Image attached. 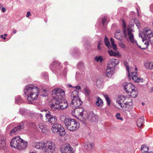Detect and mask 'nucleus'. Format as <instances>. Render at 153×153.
Returning <instances> with one entry per match:
<instances>
[{"instance_id": "nucleus-58", "label": "nucleus", "mask_w": 153, "mask_h": 153, "mask_svg": "<svg viewBox=\"0 0 153 153\" xmlns=\"http://www.w3.org/2000/svg\"><path fill=\"white\" fill-rule=\"evenodd\" d=\"M67 86L69 87H74L70 84H68Z\"/></svg>"}, {"instance_id": "nucleus-2", "label": "nucleus", "mask_w": 153, "mask_h": 153, "mask_svg": "<svg viewBox=\"0 0 153 153\" xmlns=\"http://www.w3.org/2000/svg\"><path fill=\"white\" fill-rule=\"evenodd\" d=\"M39 89L36 86L32 84L27 85L24 90V94L27 97L28 101H31L36 99L39 95Z\"/></svg>"}, {"instance_id": "nucleus-13", "label": "nucleus", "mask_w": 153, "mask_h": 153, "mask_svg": "<svg viewBox=\"0 0 153 153\" xmlns=\"http://www.w3.org/2000/svg\"><path fill=\"white\" fill-rule=\"evenodd\" d=\"M124 90L128 93L135 88V86L131 83L126 82L123 85Z\"/></svg>"}, {"instance_id": "nucleus-17", "label": "nucleus", "mask_w": 153, "mask_h": 153, "mask_svg": "<svg viewBox=\"0 0 153 153\" xmlns=\"http://www.w3.org/2000/svg\"><path fill=\"white\" fill-rule=\"evenodd\" d=\"M131 76L132 79L136 82L138 83L140 82H143V78L138 77L137 76V72H132Z\"/></svg>"}, {"instance_id": "nucleus-42", "label": "nucleus", "mask_w": 153, "mask_h": 153, "mask_svg": "<svg viewBox=\"0 0 153 153\" xmlns=\"http://www.w3.org/2000/svg\"><path fill=\"white\" fill-rule=\"evenodd\" d=\"M115 117L118 120H123V118L120 117V113H117L115 115Z\"/></svg>"}, {"instance_id": "nucleus-1", "label": "nucleus", "mask_w": 153, "mask_h": 153, "mask_svg": "<svg viewBox=\"0 0 153 153\" xmlns=\"http://www.w3.org/2000/svg\"><path fill=\"white\" fill-rule=\"evenodd\" d=\"M52 96L53 102L51 108L52 110L64 109L67 107V102L63 100L65 96L64 90L59 88H55L52 91Z\"/></svg>"}, {"instance_id": "nucleus-16", "label": "nucleus", "mask_w": 153, "mask_h": 153, "mask_svg": "<svg viewBox=\"0 0 153 153\" xmlns=\"http://www.w3.org/2000/svg\"><path fill=\"white\" fill-rule=\"evenodd\" d=\"M143 36V37H145V38H148L150 36H152L153 34L152 31L149 28H144L143 29V33H140Z\"/></svg>"}, {"instance_id": "nucleus-52", "label": "nucleus", "mask_w": 153, "mask_h": 153, "mask_svg": "<svg viewBox=\"0 0 153 153\" xmlns=\"http://www.w3.org/2000/svg\"><path fill=\"white\" fill-rule=\"evenodd\" d=\"M101 46H100V45H98L97 46V50L98 51H101Z\"/></svg>"}, {"instance_id": "nucleus-45", "label": "nucleus", "mask_w": 153, "mask_h": 153, "mask_svg": "<svg viewBox=\"0 0 153 153\" xmlns=\"http://www.w3.org/2000/svg\"><path fill=\"white\" fill-rule=\"evenodd\" d=\"M119 46L122 48L124 49L126 48L125 45L122 42L119 43Z\"/></svg>"}, {"instance_id": "nucleus-22", "label": "nucleus", "mask_w": 153, "mask_h": 153, "mask_svg": "<svg viewBox=\"0 0 153 153\" xmlns=\"http://www.w3.org/2000/svg\"><path fill=\"white\" fill-rule=\"evenodd\" d=\"M114 69L108 68V67H107L105 73L106 76L108 77H111L114 73Z\"/></svg>"}, {"instance_id": "nucleus-10", "label": "nucleus", "mask_w": 153, "mask_h": 153, "mask_svg": "<svg viewBox=\"0 0 153 153\" xmlns=\"http://www.w3.org/2000/svg\"><path fill=\"white\" fill-rule=\"evenodd\" d=\"M45 111L46 113L45 114V117L47 121L52 124L55 123L57 120L56 117L55 116L53 117L48 110H45Z\"/></svg>"}, {"instance_id": "nucleus-23", "label": "nucleus", "mask_w": 153, "mask_h": 153, "mask_svg": "<svg viewBox=\"0 0 153 153\" xmlns=\"http://www.w3.org/2000/svg\"><path fill=\"white\" fill-rule=\"evenodd\" d=\"M144 66L146 68L152 70L153 69V62L146 61L144 63Z\"/></svg>"}, {"instance_id": "nucleus-57", "label": "nucleus", "mask_w": 153, "mask_h": 153, "mask_svg": "<svg viewBox=\"0 0 153 153\" xmlns=\"http://www.w3.org/2000/svg\"><path fill=\"white\" fill-rule=\"evenodd\" d=\"M13 32L15 34L16 33V31L15 29H13Z\"/></svg>"}, {"instance_id": "nucleus-5", "label": "nucleus", "mask_w": 153, "mask_h": 153, "mask_svg": "<svg viewBox=\"0 0 153 153\" xmlns=\"http://www.w3.org/2000/svg\"><path fill=\"white\" fill-rule=\"evenodd\" d=\"M64 121L66 127L69 131H74L79 128V123L74 119L69 118H65Z\"/></svg>"}, {"instance_id": "nucleus-49", "label": "nucleus", "mask_w": 153, "mask_h": 153, "mask_svg": "<svg viewBox=\"0 0 153 153\" xmlns=\"http://www.w3.org/2000/svg\"><path fill=\"white\" fill-rule=\"evenodd\" d=\"M73 88H75L76 89H78L79 90H81V87L79 85H77V86H76L75 87H74Z\"/></svg>"}, {"instance_id": "nucleus-7", "label": "nucleus", "mask_w": 153, "mask_h": 153, "mask_svg": "<svg viewBox=\"0 0 153 153\" xmlns=\"http://www.w3.org/2000/svg\"><path fill=\"white\" fill-rule=\"evenodd\" d=\"M54 123L51 128L52 132L54 134L57 133L61 136L65 135L66 132L64 128L58 123Z\"/></svg>"}, {"instance_id": "nucleus-63", "label": "nucleus", "mask_w": 153, "mask_h": 153, "mask_svg": "<svg viewBox=\"0 0 153 153\" xmlns=\"http://www.w3.org/2000/svg\"><path fill=\"white\" fill-rule=\"evenodd\" d=\"M137 45H138V46L139 48H141L140 47V46H139V45H138V44H137Z\"/></svg>"}, {"instance_id": "nucleus-19", "label": "nucleus", "mask_w": 153, "mask_h": 153, "mask_svg": "<svg viewBox=\"0 0 153 153\" xmlns=\"http://www.w3.org/2000/svg\"><path fill=\"white\" fill-rule=\"evenodd\" d=\"M74 113L76 115L79 117H82L83 115V112L84 111V108L82 107L79 108H74Z\"/></svg>"}, {"instance_id": "nucleus-60", "label": "nucleus", "mask_w": 153, "mask_h": 153, "mask_svg": "<svg viewBox=\"0 0 153 153\" xmlns=\"http://www.w3.org/2000/svg\"><path fill=\"white\" fill-rule=\"evenodd\" d=\"M138 69L136 67V66H135V70L136 71H137Z\"/></svg>"}, {"instance_id": "nucleus-43", "label": "nucleus", "mask_w": 153, "mask_h": 153, "mask_svg": "<svg viewBox=\"0 0 153 153\" xmlns=\"http://www.w3.org/2000/svg\"><path fill=\"white\" fill-rule=\"evenodd\" d=\"M84 91L86 95L88 96L89 95L90 91L88 88H84Z\"/></svg>"}, {"instance_id": "nucleus-21", "label": "nucleus", "mask_w": 153, "mask_h": 153, "mask_svg": "<svg viewBox=\"0 0 153 153\" xmlns=\"http://www.w3.org/2000/svg\"><path fill=\"white\" fill-rule=\"evenodd\" d=\"M88 118L89 120L91 121H96L98 120V117L93 112H91L89 114Z\"/></svg>"}, {"instance_id": "nucleus-55", "label": "nucleus", "mask_w": 153, "mask_h": 153, "mask_svg": "<svg viewBox=\"0 0 153 153\" xmlns=\"http://www.w3.org/2000/svg\"><path fill=\"white\" fill-rule=\"evenodd\" d=\"M102 44V42L101 41H99L98 42V45L101 46V45Z\"/></svg>"}, {"instance_id": "nucleus-51", "label": "nucleus", "mask_w": 153, "mask_h": 153, "mask_svg": "<svg viewBox=\"0 0 153 153\" xmlns=\"http://www.w3.org/2000/svg\"><path fill=\"white\" fill-rule=\"evenodd\" d=\"M30 15H31V14L30 13V12L29 11H28L27 12V14L26 15V17H28Z\"/></svg>"}, {"instance_id": "nucleus-37", "label": "nucleus", "mask_w": 153, "mask_h": 153, "mask_svg": "<svg viewBox=\"0 0 153 153\" xmlns=\"http://www.w3.org/2000/svg\"><path fill=\"white\" fill-rule=\"evenodd\" d=\"M110 41L111 42V45L113 47L114 50H116L117 49V45L115 44L114 39L111 38L110 39Z\"/></svg>"}, {"instance_id": "nucleus-11", "label": "nucleus", "mask_w": 153, "mask_h": 153, "mask_svg": "<svg viewBox=\"0 0 153 153\" xmlns=\"http://www.w3.org/2000/svg\"><path fill=\"white\" fill-rule=\"evenodd\" d=\"M82 102L79 98L72 99L70 103V105L73 108H76L82 104Z\"/></svg>"}, {"instance_id": "nucleus-32", "label": "nucleus", "mask_w": 153, "mask_h": 153, "mask_svg": "<svg viewBox=\"0 0 153 153\" xmlns=\"http://www.w3.org/2000/svg\"><path fill=\"white\" fill-rule=\"evenodd\" d=\"M102 84V79L101 78H98L96 81V85L97 86L100 88L101 87Z\"/></svg>"}, {"instance_id": "nucleus-26", "label": "nucleus", "mask_w": 153, "mask_h": 153, "mask_svg": "<svg viewBox=\"0 0 153 153\" xmlns=\"http://www.w3.org/2000/svg\"><path fill=\"white\" fill-rule=\"evenodd\" d=\"M144 121V117H142L139 118L137 121V125L139 127H141L143 125V123Z\"/></svg>"}, {"instance_id": "nucleus-35", "label": "nucleus", "mask_w": 153, "mask_h": 153, "mask_svg": "<svg viewBox=\"0 0 153 153\" xmlns=\"http://www.w3.org/2000/svg\"><path fill=\"white\" fill-rule=\"evenodd\" d=\"M6 143L4 139L0 140V149H1L5 146Z\"/></svg>"}, {"instance_id": "nucleus-50", "label": "nucleus", "mask_w": 153, "mask_h": 153, "mask_svg": "<svg viewBox=\"0 0 153 153\" xmlns=\"http://www.w3.org/2000/svg\"><path fill=\"white\" fill-rule=\"evenodd\" d=\"M105 42V45H106L108 46L110 45V43L108 41Z\"/></svg>"}, {"instance_id": "nucleus-47", "label": "nucleus", "mask_w": 153, "mask_h": 153, "mask_svg": "<svg viewBox=\"0 0 153 153\" xmlns=\"http://www.w3.org/2000/svg\"><path fill=\"white\" fill-rule=\"evenodd\" d=\"M94 143H89L88 144H87V146H88V147L90 148L91 149H92L94 147Z\"/></svg>"}, {"instance_id": "nucleus-18", "label": "nucleus", "mask_w": 153, "mask_h": 153, "mask_svg": "<svg viewBox=\"0 0 153 153\" xmlns=\"http://www.w3.org/2000/svg\"><path fill=\"white\" fill-rule=\"evenodd\" d=\"M19 113L25 116H29L32 117L34 115L33 113L31 112L30 111L25 108H20L19 110Z\"/></svg>"}, {"instance_id": "nucleus-33", "label": "nucleus", "mask_w": 153, "mask_h": 153, "mask_svg": "<svg viewBox=\"0 0 153 153\" xmlns=\"http://www.w3.org/2000/svg\"><path fill=\"white\" fill-rule=\"evenodd\" d=\"M141 150L142 153H145L148 151V148L146 145H143L141 146Z\"/></svg>"}, {"instance_id": "nucleus-6", "label": "nucleus", "mask_w": 153, "mask_h": 153, "mask_svg": "<svg viewBox=\"0 0 153 153\" xmlns=\"http://www.w3.org/2000/svg\"><path fill=\"white\" fill-rule=\"evenodd\" d=\"M116 104L115 106L117 108L120 109L121 108L126 107V106H131L132 105V99L131 98H126L125 99L124 96H120V98L116 102Z\"/></svg>"}, {"instance_id": "nucleus-36", "label": "nucleus", "mask_w": 153, "mask_h": 153, "mask_svg": "<svg viewBox=\"0 0 153 153\" xmlns=\"http://www.w3.org/2000/svg\"><path fill=\"white\" fill-rule=\"evenodd\" d=\"M108 53L110 56H118L119 55V53H118L114 52L112 50L108 51Z\"/></svg>"}, {"instance_id": "nucleus-8", "label": "nucleus", "mask_w": 153, "mask_h": 153, "mask_svg": "<svg viewBox=\"0 0 153 153\" xmlns=\"http://www.w3.org/2000/svg\"><path fill=\"white\" fill-rule=\"evenodd\" d=\"M45 146L43 150L45 153H52L56 148L55 143L51 141H45L44 142Z\"/></svg>"}, {"instance_id": "nucleus-14", "label": "nucleus", "mask_w": 153, "mask_h": 153, "mask_svg": "<svg viewBox=\"0 0 153 153\" xmlns=\"http://www.w3.org/2000/svg\"><path fill=\"white\" fill-rule=\"evenodd\" d=\"M119 61L118 59H112L110 60L109 63L107 67L108 68H111L112 69H114V68L119 63Z\"/></svg>"}, {"instance_id": "nucleus-31", "label": "nucleus", "mask_w": 153, "mask_h": 153, "mask_svg": "<svg viewBox=\"0 0 153 153\" xmlns=\"http://www.w3.org/2000/svg\"><path fill=\"white\" fill-rule=\"evenodd\" d=\"M94 60L97 62H100L99 64L100 65L102 64V62L103 60L102 56H96L94 58Z\"/></svg>"}, {"instance_id": "nucleus-61", "label": "nucleus", "mask_w": 153, "mask_h": 153, "mask_svg": "<svg viewBox=\"0 0 153 153\" xmlns=\"http://www.w3.org/2000/svg\"><path fill=\"white\" fill-rule=\"evenodd\" d=\"M142 105L143 106V105H145V103H143V102H142Z\"/></svg>"}, {"instance_id": "nucleus-3", "label": "nucleus", "mask_w": 153, "mask_h": 153, "mask_svg": "<svg viewBox=\"0 0 153 153\" xmlns=\"http://www.w3.org/2000/svg\"><path fill=\"white\" fill-rule=\"evenodd\" d=\"M28 144L27 142L24 141L19 136L14 137L10 142V146L12 148L20 150L26 149Z\"/></svg>"}, {"instance_id": "nucleus-27", "label": "nucleus", "mask_w": 153, "mask_h": 153, "mask_svg": "<svg viewBox=\"0 0 153 153\" xmlns=\"http://www.w3.org/2000/svg\"><path fill=\"white\" fill-rule=\"evenodd\" d=\"M79 91L76 90H74L70 94V96L73 99L79 98Z\"/></svg>"}, {"instance_id": "nucleus-9", "label": "nucleus", "mask_w": 153, "mask_h": 153, "mask_svg": "<svg viewBox=\"0 0 153 153\" xmlns=\"http://www.w3.org/2000/svg\"><path fill=\"white\" fill-rule=\"evenodd\" d=\"M26 123L25 121H23L18 126L16 127H15L13 129L11 130L9 134L11 136H13L14 135L17 134L18 131L23 128L24 126L25 125Z\"/></svg>"}, {"instance_id": "nucleus-38", "label": "nucleus", "mask_w": 153, "mask_h": 153, "mask_svg": "<svg viewBox=\"0 0 153 153\" xmlns=\"http://www.w3.org/2000/svg\"><path fill=\"white\" fill-rule=\"evenodd\" d=\"M124 64L125 65V66L127 68V70L128 73L129 72V68L128 66L127 65L128 63L126 60H125L124 61ZM128 76L130 78V74L128 73Z\"/></svg>"}, {"instance_id": "nucleus-64", "label": "nucleus", "mask_w": 153, "mask_h": 153, "mask_svg": "<svg viewBox=\"0 0 153 153\" xmlns=\"http://www.w3.org/2000/svg\"><path fill=\"white\" fill-rule=\"evenodd\" d=\"M40 116L41 117H42V114H40Z\"/></svg>"}, {"instance_id": "nucleus-53", "label": "nucleus", "mask_w": 153, "mask_h": 153, "mask_svg": "<svg viewBox=\"0 0 153 153\" xmlns=\"http://www.w3.org/2000/svg\"><path fill=\"white\" fill-rule=\"evenodd\" d=\"M1 11L3 12L4 13L6 11V10L5 8L4 7H3L1 9Z\"/></svg>"}, {"instance_id": "nucleus-44", "label": "nucleus", "mask_w": 153, "mask_h": 153, "mask_svg": "<svg viewBox=\"0 0 153 153\" xmlns=\"http://www.w3.org/2000/svg\"><path fill=\"white\" fill-rule=\"evenodd\" d=\"M107 19V17H104L102 18V23L103 26L105 24V22Z\"/></svg>"}, {"instance_id": "nucleus-48", "label": "nucleus", "mask_w": 153, "mask_h": 153, "mask_svg": "<svg viewBox=\"0 0 153 153\" xmlns=\"http://www.w3.org/2000/svg\"><path fill=\"white\" fill-rule=\"evenodd\" d=\"M149 39V41L150 43L152 44L153 43V34L152 36H150L148 38Z\"/></svg>"}, {"instance_id": "nucleus-12", "label": "nucleus", "mask_w": 153, "mask_h": 153, "mask_svg": "<svg viewBox=\"0 0 153 153\" xmlns=\"http://www.w3.org/2000/svg\"><path fill=\"white\" fill-rule=\"evenodd\" d=\"M60 63L58 61H54L51 64L50 68L52 71L55 72L61 69Z\"/></svg>"}, {"instance_id": "nucleus-29", "label": "nucleus", "mask_w": 153, "mask_h": 153, "mask_svg": "<svg viewBox=\"0 0 153 153\" xmlns=\"http://www.w3.org/2000/svg\"><path fill=\"white\" fill-rule=\"evenodd\" d=\"M128 94L130 96L133 98H135L136 97L137 94V91L135 89V88L132 91H130L128 93Z\"/></svg>"}, {"instance_id": "nucleus-54", "label": "nucleus", "mask_w": 153, "mask_h": 153, "mask_svg": "<svg viewBox=\"0 0 153 153\" xmlns=\"http://www.w3.org/2000/svg\"><path fill=\"white\" fill-rule=\"evenodd\" d=\"M0 37L4 40L6 39L5 37H3V35H1L0 36Z\"/></svg>"}, {"instance_id": "nucleus-56", "label": "nucleus", "mask_w": 153, "mask_h": 153, "mask_svg": "<svg viewBox=\"0 0 153 153\" xmlns=\"http://www.w3.org/2000/svg\"><path fill=\"white\" fill-rule=\"evenodd\" d=\"M104 41H105V42H106V41H108V38L106 36H105V38Z\"/></svg>"}, {"instance_id": "nucleus-30", "label": "nucleus", "mask_w": 153, "mask_h": 153, "mask_svg": "<svg viewBox=\"0 0 153 153\" xmlns=\"http://www.w3.org/2000/svg\"><path fill=\"white\" fill-rule=\"evenodd\" d=\"M97 100L95 104L96 105L99 107H101L103 104L102 100L99 97H97Z\"/></svg>"}, {"instance_id": "nucleus-24", "label": "nucleus", "mask_w": 153, "mask_h": 153, "mask_svg": "<svg viewBox=\"0 0 153 153\" xmlns=\"http://www.w3.org/2000/svg\"><path fill=\"white\" fill-rule=\"evenodd\" d=\"M38 126L40 128L42 131L44 133H45L47 130L46 125L43 123L41 122L39 123Z\"/></svg>"}, {"instance_id": "nucleus-41", "label": "nucleus", "mask_w": 153, "mask_h": 153, "mask_svg": "<svg viewBox=\"0 0 153 153\" xmlns=\"http://www.w3.org/2000/svg\"><path fill=\"white\" fill-rule=\"evenodd\" d=\"M77 66L79 69H82L83 67V64L82 62H80L77 64Z\"/></svg>"}, {"instance_id": "nucleus-4", "label": "nucleus", "mask_w": 153, "mask_h": 153, "mask_svg": "<svg viewBox=\"0 0 153 153\" xmlns=\"http://www.w3.org/2000/svg\"><path fill=\"white\" fill-rule=\"evenodd\" d=\"M123 34L126 39H128L131 42L134 43L136 41L134 39L133 30L130 26H126V23L124 20L122 19Z\"/></svg>"}, {"instance_id": "nucleus-62", "label": "nucleus", "mask_w": 153, "mask_h": 153, "mask_svg": "<svg viewBox=\"0 0 153 153\" xmlns=\"http://www.w3.org/2000/svg\"><path fill=\"white\" fill-rule=\"evenodd\" d=\"M4 36H7V34H4Z\"/></svg>"}, {"instance_id": "nucleus-46", "label": "nucleus", "mask_w": 153, "mask_h": 153, "mask_svg": "<svg viewBox=\"0 0 153 153\" xmlns=\"http://www.w3.org/2000/svg\"><path fill=\"white\" fill-rule=\"evenodd\" d=\"M43 77L45 79H47L48 77V74L47 73L44 72L42 73Z\"/></svg>"}, {"instance_id": "nucleus-34", "label": "nucleus", "mask_w": 153, "mask_h": 153, "mask_svg": "<svg viewBox=\"0 0 153 153\" xmlns=\"http://www.w3.org/2000/svg\"><path fill=\"white\" fill-rule=\"evenodd\" d=\"M15 102L18 104L21 103L23 102L22 99L21 97L19 96H18L16 97L15 98Z\"/></svg>"}, {"instance_id": "nucleus-25", "label": "nucleus", "mask_w": 153, "mask_h": 153, "mask_svg": "<svg viewBox=\"0 0 153 153\" xmlns=\"http://www.w3.org/2000/svg\"><path fill=\"white\" fill-rule=\"evenodd\" d=\"M44 146H45L44 142H36L35 143V147L38 149H42L43 150Z\"/></svg>"}, {"instance_id": "nucleus-39", "label": "nucleus", "mask_w": 153, "mask_h": 153, "mask_svg": "<svg viewBox=\"0 0 153 153\" xmlns=\"http://www.w3.org/2000/svg\"><path fill=\"white\" fill-rule=\"evenodd\" d=\"M104 96L107 101V104L108 105H110L111 104L110 100L109 99L108 95H105Z\"/></svg>"}, {"instance_id": "nucleus-59", "label": "nucleus", "mask_w": 153, "mask_h": 153, "mask_svg": "<svg viewBox=\"0 0 153 153\" xmlns=\"http://www.w3.org/2000/svg\"><path fill=\"white\" fill-rule=\"evenodd\" d=\"M68 64V62H64V64L65 65H67Z\"/></svg>"}, {"instance_id": "nucleus-20", "label": "nucleus", "mask_w": 153, "mask_h": 153, "mask_svg": "<svg viewBox=\"0 0 153 153\" xmlns=\"http://www.w3.org/2000/svg\"><path fill=\"white\" fill-rule=\"evenodd\" d=\"M114 37L118 40L122 41L123 36L120 29H117L116 31L114 33Z\"/></svg>"}, {"instance_id": "nucleus-28", "label": "nucleus", "mask_w": 153, "mask_h": 153, "mask_svg": "<svg viewBox=\"0 0 153 153\" xmlns=\"http://www.w3.org/2000/svg\"><path fill=\"white\" fill-rule=\"evenodd\" d=\"M139 36L140 37H141L142 38V41H143V42H145L144 43V44L146 45V47L144 48H141L143 50H145L146 48H147L149 46V42L147 40H145L144 39V38L143 37V36L141 33H139Z\"/></svg>"}, {"instance_id": "nucleus-40", "label": "nucleus", "mask_w": 153, "mask_h": 153, "mask_svg": "<svg viewBox=\"0 0 153 153\" xmlns=\"http://www.w3.org/2000/svg\"><path fill=\"white\" fill-rule=\"evenodd\" d=\"M134 22H135L136 26L138 28H139L141 26L140 23L139 22L138 20L136 19H135L134 20Z\"/></svg>"}, {"instance_id": "nucleus-15", "label": "nucleus", "mask_w": 153, "mask_h": 153, "mask_svg": "<svg viewBox=\"0 0 153 153\" xmlns=\"http://www.w3.org/2000/svg\"><path fill=\"white\" fill-rule=\"evenodd\" d=\"M72 150L70 145L68 144L65 147L61 148L60 151L62 153H73Z\"/></svg>"}]
</instances>
